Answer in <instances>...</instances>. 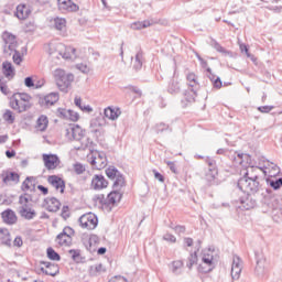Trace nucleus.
<instances>
[{"mask_svg": "<svg viewBox=\"0 0 282 282\" xmlns=\"http://www.w3.org/2000/svg\"><path fill=\"white\" fill-rule=\"evenodd\" d=\"M2 69L6 78H14V67L10 62H3Z\"/></svg>", "mask_w": 282, "mask_h": 282, "instance_id": "31", "label": "nucleus"}, {"mask_svg": "<svg viewBox=\"0 0 282 282\" xmlns=\"http://www.w3.org/2000/svg\"><path fill=\"white\" fill-rule=\"evenodd\" d=\"M43 161L47 171H54L61 164V159L56 154H43Z\"/></svg>", "mask_w": 282, "mask_h": 282, "instance_id": "8", "label": "nucleus"}, {"mask_svg": "<svg viewBox=\"0 0 282 282\" xmlns=\"http://www.w3.org/2000/svg\"><path fill=\"white\" fill-rule=\"evenodd\" d=\"M3 184H10V182H13V184H19L21 181V175L17 172H3L1 174Z\"/></svg>", "mask_w": 282, "mask_h": 282, "instance_id": "22", "label": "nucleus"}, {"mask_svg": "<svg viewBox=\"0 0 282 282\" xmlns=\"http://www.w3.org/2000/svg\"><path fill=\"white\" fill-rule=\"evenodd\" d=\"M41 265H44L45 268L41 267V272L45 274L46 276H56L61 272V268H58V264L47 262V261H41Z\"/></svg>", "mask_w": 282, "mask_h": 282, "instance_id": "7", "label": "nucleus"}, {"mask_svg": "<svg viewBox=\"0 0 282 282\" xmlns=\"http://www.w3.org/2000/svg\"><path fill=\"white\" fill-rule=\"evenodd\" d=\"M59 56L63 57L64 61H74L76 59V48L66 46L64 51H59Z\"/></svg>", "mask_w": 282, "mask_h": 282, "instance_id": "25", "label": "nucleus"}, {"mask_svg": "<svg viewBox=\"0 0 282 282\" xmlns=\"http://www.w3.org/2000/svg\"><path fill=\"white\" fill-rule=\"evenodd\" d=\"M231 268H241L242 269L240 257H234Z\"/></svg>", "mask_w": 282, "mask_h": 282, "instance_id": "64", "label": "nucleus"}, {"mask_svg": "<svg viewBox=\"0 0 282 282\" xmlns=\"http://www.w3.org/2000/svg\"><path fill=\"white\" fill-rule=\"evenodd\" d=\"M241 268L231 267V279L237 281L241 276Z\"/></svg>", "mask_w": 282, "mask_h": 282, "instance_id": "54", "label": "nucleus"}, {"mask_svg": "<svg viewBox=\"0 0 282 282\" xmlns=\"http://www.w3.org/2000/svg\"><path fill=\"white\" fill-rule=\"evenodd\" d=\"M2 118L6 122H8L9 124H14V113L12 112V110L7 109L4 111V113L2 115Z\"/></svg>", "mask_w": 282, "mask_h": 282, "instance_id": "45", "label": "nucleus"}, {"mask_svg": "<svg viewBox=\"0 0 282 282\" xmlns=\"http://www.w3.org/2000/svg\"><path fill=\"white\" fill-rule=\"evenodd\" d=\"M64 135H65L66 140H69L72 142V140H74V127L69 126V127L65 128Z\"/></svg>", "mask_w": 282, "mask_h": 282, "instance_id": "50", "label": "nucleus"}, {"mask_svg": "<svg viewBox=\"0 0 282 282\" xmlns=\"http://www.w3.org/2000/svg\"><path fill=\"white\" fill-rule=\"evenodd\" d=\"M268 183L273 191H279L282 186V177L269 180Z\"/></svg>", "mask_w": 282, "mask_h": 282, "instance_id": "47", "label": "nucleus"}, {"mask_svg": "<svg viewBox=\"0 0 282 282\" xmlns=\"http://www.w3.org/2000/svg\"><path fill=\"white\" fill-rule=\"evenodd\" d=\"M240 204L245 210H250L257 206V199L250 193H247L245 197H240Z\"/></svg>", "mask_w": 282, "mask_h": 282, "instance_id": "21", "label": "nucleus"}, {"mask_svg": "<svg viewBox=\"0 0 282 282\" xmlns=\"http://www.w3.org/2000/svg\"><path fill=\"white\" fill-rule=\"evenodd\" d=\"M48 120H47V117L46 116H41L39 119H37V122H36V127L40 131H45V129H47V124H48Z\"/></svg>", "mask_w": 282, "mask_h": 282, "instance_id": "42", "label": "nucleus"}, {"mask_svg": "<svg viewBox=\"0 0 282 282\" xmlns=\"http://www.w3.org/2000/svg\"><path fill=\"white\" fill-rule=\"evenodd\" d=\"M10 107L18 111V113H23V111H28L30 109V104H25V101L19 100L15 96L10 99Z\"/></svg>", "mask_w": 282, "mask_h": 282, "instance_id": "15", "label": "nucleus"}, {"mask_svg": "<svg viewBox=\"0 0 282 282\" xmlns=\"http://www.w3.org/2000/svg\"><path fill=\"white\" fill-rule=\"evenodd\" d=\"M61 217H63V219H69V206H63Z\"/></svg>", "mask_w": 282, "mask_h": 282, "instance_id": "62", "label": "nucleus"}, {"mask_svg": "<svg viewBox=\"0 0 282 282\" xmlns=\"http://www.w3.org/2000/svg\"><path fill=\"white\" fill-rule=\"evenodd\" d=\"M197 263V252L191 253L188 257L187 268L191 270Z\"/></svg>", "mask_w": 282, "mask_h": 282, "instance_id": "51", "label": "nucleus"}, {"mask_svg": "<svg viewBox=\"0 0 282 282\" xmlns=\"http://www.w3.org/2000/svg\"><path fill=\"white\" fill-rule=\"evenodd\" d=\"M48 184L59 191V193H65V180L61 178L57 175H51L47 178Z\"/></svg>", "mask_w": 282, "mask_h": 282, "instance_id": "16", "label": "nucleus"}, {"mask_svg": "<svg viewBox=\"0 0 282 282\" xmlns=\"http://www.w3.org/2000/svg\"><path fill=\"white\" fill-rule=\"evenodd\" d=\"M79 226L86 230H95L98 226V217L91 213L84 214L78 219Z\"/></svg>", "mask_w": 282, "mask_h": 282, "instance_id": "5", "label": "nucleus"}, {"mask_svg": "<svg viewBox=\"0 0 282 282\" xmlns=\"http://www.w3.org/2000/svg\"><path fill=\"white\" fill-rule=\"evenodd\" d=\"M30 14H32V7L28 4H19L14 13L20 21H25V19L30 18Z\"/></svg>", "mask_w": 282, "mask_h": 282, "instance_id": "14", "label": "nucleus"}, {"mask_svg": "<svg viewBox=\"0 0 282 282\" xmlns=\"http://www.w3.org/2000/svg\"><path fill=\"white\" fill-rule=\"evenodd\" d=\"M90 164L97 171H102V169H105L108 164L107 154L105 152L95 150L93 153H90Z\"/></svg>", "mask_w": 282, "mask_h": 282, "instance_id": "4", "label": "nucleus"}, {"mask_svg": "<svg viewBox=\"0 0 282 282\" xmlns=\"http://www.w3.org/2000/svg\"><path fill=\"white\" fill-rule=\"evenodd\" d=\"M150 26H151V22L149 20L134 22L131 25L132 30H144V28H150Z\"/></svg>", "mask_w": 282, "mask_h": 282, "instance_id": "44", "label": "nucleus"}, {"mask_svg": "<svg viewBox=\"0 0 282 282\" xmlns=\"http://www.w3.org/2000/svg\"><path fill=\"white\" fill-rule=\"evenodd\" d=\"M182 91V86L180 85V80L177 78L173 77L167 85V94H171L172 96H175Z\"/></svg>", "mask_w": 282, "mask_h": 282, "instance_id": "23", "label": "nucleus"}, {"mask_svg": "<svg viewBox=\"0 0 282 282\" xmlns=\"http://www.w3.org/2000/svg\"><path fill=\"white\" fill-rule=\"evenodd\" d=\"M144 61V53H142V50L140 48L134 57V63H133V69H135V72H140V69H142V63Z\"/></svg>", "mask_w": 282, "mask_h": 282, "instance_id": "30", "label": "nucleus"}, {"mask_svg": "<svg viewBox=\"0 0 282 282\" xmlns=\"http://www.w3.org/2000/svg\"><path fill=\"white\" fill-rule=\"evenodd\" d=\"M20 101L25 102L26 105H30V100H32V97L28 94H18Z\"/></svg>", "mask_w": 282, "mask_h": 282, "instance_id": "59", "label": "nucleus"}, {"mask_svg": "<svg viewBox=\"0 0 282 282\" xmlns=\"http://www.w3.org/2000/svg\"><path fill=\"white\" fill-rule=\"evenodd\" d=\"M54 79L58 90L67 94V91H69V87H72V83H74V74L66 73L65 70L57 68L54 72Z\"/></svg>", "mask_w": 282, "mask_h": 282, "instance_id": "2", "label": "nucleus"}, {"mask_svg": "<svg viewBox=\"0 0 282 282\" xmlns=\"http://www.w3.org/2000/svg\"><path fill=\"white\" fill-rule=\"evenodd\" d=\"M217 175H219V170H208L206 173V180L209 183V186L216 184L215 180H217Z\"/></svg>", "mask_w": 282, "mask_h": 282, "instance_id": "38", "label": "nucleus"}, {"mask_svg": "<svg viewBox=\"0 0 282 282\" xmlns=\"http://www.w3.org/2000/svg\"><path fill=\"white\" fill-rule=\"evenodd\" d=\"M262 206H267L268 210H276L279 208V199L271 194H267L262 198Z\"/></svg>", "mask_w": 282, "mask_h": 282, "instance_id": "17", "label": "nucleus"}, {"mask_svg": "<svg viewBox=\"0 0 282 282\" xmlns=\"http://www.w3.org/2000/svg\"><path fill=\"white\" fill-rule=\"evenodd\" d=\"M59 98L58 93H50L44 98L40 99V105H42V107H52L58 102Z\"/></svg>", "mask_w": 282, "mask_h": 282, "instance_id": "18", "label": "nucleus"}, {"mask_svg": "<svg viewBox=\"0 0 282 282\" xmlns=\"http://www.w3.org/2000/svg\"><path fill=\"white\" fill-rule=\"evenodd\" d=\"M57 113L59 118H64V120H70L72 122H78L80 115L72 109L58 108Z\"/></svg>", "mask_w": 282, "mask_h": 282, "instance_id": "12", "label": "nucleus"}, {"mask_svg": "<svg viewBox=\"0 0 282 282\" xmlns=\"http://www.w3.org/2000/svg\"><path fill=\"white\" fill-rule=\"evenodd\" d=\"M170 228H172V230H174V232H176V235H184V232H186V226H184V225L173 226V224H171Z\"/></svg>", "mask_w": 282, "mask_h": 282, "instance_id": "49", "label": "nucleus"}, {"mask_svg": "<svg viewBox=\"0 0 282 282\" xmlns=\"http://www.w3.org/2000/svg\"><path fill=\"white\" fill-rule=\"evenodd\" d=\"M261 171H263V169L251 166L247 170L242 177H246V180H259V172Z\"/></svg>", "mask_w": 282, "mask_h": 282, "instance_id": "28", "label": "nucleus"}, {"mask_svg": "<svg viewBox=\"0 0 282 282\" xmlns=\"http://www.w3.org/2000/svg\"><path fill=\"white\" fill-rule=\"evenodd\" d=\"M171 265H172L171 270L173 274H176V275L182 274V268H184V261L175 260L171 263Z\"/></svg>", "mask_w": 282, "mask_h": 282, "instance_id": "36", "label": "nucleus"}, {"mask_svg": "<svg viewBox=\"0 0 282 282\" xmlns=\"http://www.w3.org/2000/svg\"><path fill=\"white\" fill-rule=\"evenodd\" d=\"M19 213L24 219L30 220L36 217V212L30 207L21 206Z\"/></svg>", "mask_w": 282, "mask_h": 282, "instance_id": "29", "label": "nucleus"}, {"mask_svg": "<svg viewBox=\"0 0 282 282\" xmlns=\"http://www.w3.org/2000/svg\"><path fill=\"white\" fill-rule=\"evenodd\" d=\"M75 105L76 107L80 108L82 111H86V113H91V111H94L91 106H83V99H80V97H75Z\"/></svg>", "mask_w": 282, "mask_h": 282, "instance_id": "40", "label": "nucleus"}, {"mask_svg": "<svg viewBox=\"0 0 282 282\" xmlns=\"http://www.w3.org/2000/svg\"><path fill=\"white\" fill-rule=\"evenodd\" d=\"M22 62L23 57H21V53H19V51H15V53L13 54V63H15V65H21Z\"/></svg>", "mask_w": 282, "mask_h": 282, "instance_id": "61", "label": "nucleus"}, {"mask_svg": "<svg viewBox=\"0 0 282 282\" xmlns=\"http://www.w3.org/2000/svg\"><path fill=\"white\" fill-rule=\"evenodd\" d=\"M263 272H264V267L262 265V261L257 260L256 274H258V276H261V274H263Z\"/></svg>", "mask_w": 282, "mask_h": 282, "instance_id": "58", "label": "nucleus"}, {"mask_svg": "<svg viewBox=\"0 0 282 282\" xmlns=\"http://www.w3.org/2000/svg\"><path fill=\"white\" fill-rule=\"evenodd\" d=\"M209 45H212L214 47V50H216V52H219L220 54H224L225 56L230 54V51H227L226 48H224V46H221V44H219V42H217L215 39L210 40Z\"/></svg>", "mask_w": 282, "mask_h": 282, "instance_id": "39", "label": "nucleus"}, {"mask_svg": "<svg viewBox=\"0 0 282 282\" xmlns=\"http://www.w3.org/2000/svg\"><path fill=\"white\" fill-rule=\"evenodd\" d=\"M57 7L59 12H78V6L72 0H57Z\"/></svg>", "mask_w": 282, "mask_h": 282, "instance_id": "10", "label": "nucleus"}, {"mask_svg": "<svg viewBox=\"0 0 282 282\" xmlns=\"http://www.w3.org/2000/svg\"><path fill=\"white\" fill-rule=\"evenodd\" d=\"M102 272H106L105 267L102 263L95 264L90 267V274L93 276H98L99 274H102Z\"/></svg>", "mask_w": 282, "mask_h": 282, "instance_id": "41", "label": "nucleus"}, {"mask_svg": "<svg viewBox=\"0 0 282 282\" xmlns=\"http://www.w3.org/2000/svg\"><path fill=\"white\" fill-rule=\"evenodd\" d=\"M1 217H2L3 223L7 224L8 226H14V224L18 220L17 214L14 213V210H12L10 208L2 212Z\"/></svg>", "mask_w": 282, "mask_h": 282, "instance_id": "20", "label": "nucleus"}, {"mask_svg": "<svg viewBox=\"0 0 282 282\" xmlns=\"http://www.w3.org/2000/svg\"><path fill=\"white\" fill-rule=\"evenodd\" d=\"M156 133H164V131H172L169 124L161 122L155 126Z\"/></svg>", "mask_w": 282, "mask_h": 282, "instance_id": "48", "label": "nucleus"}, {"mask_svg": "<svg viewBox=\"0 0 282 282\" xmlns=\"http://www.w3.org/2000/svg\"><path fill=\"white\" fill-rule=\"evenodd\" d=\"M55 241H57V243L59 246H70L72 245V238L69 236H67L66 234H63V231L56 236Z\"/></svg>", "mask_w": 282, "mask_h": 282, "instance_id": "33", "label": "nucleus"}, {"mask_svg": "<svg viewBox=\"0 0 282 282\" xmlns=\"http://www.w3.org/2000/svg\"><path fill=\"white\" fill-rule=\"evenodd\" d=\"M238 188L242 191V193H251L254 195V193H259L261 183L259 182V178L240 177L238 180Z\"/></svg>", "mask_w": 282, "mask_h": 282, "instance_id": "3", "label": "nucleus"}, {"mask_svg": "<svg viewBox=\"0 0 282 282\" xmlns=\"http://www.w3.org/2000/svg\"><path fill=\"white\" fill-rule=\"evenodd\" d=\"M94 147H96V143L89 138L80 142V145L75 148L76 151H87V149L90 151V153H94Z\"/></svg>", "mask_w": 282, "mask_h": 282, "instance_id": "27", "label": "nucleus"}, {"mask_svg": "<svg viewBox=\"0 0 282 282\" xmlns=\"http://www.w3.org/2000/svg\"><path fill=\"white\" fill-rule=\"evenodd\" d=\"M195 98H197V89L191 88V90L185 93V100L187 102H195Z\"/></svg>", "mask_w": 282, "mask_h": 282, "instance_id": "46", "label": "nucleus"}, {"mask_svg": "<svg viewBox=\"0 0 282 282\" xmlns=\"http://www.w3.org/2000/svg\"><path fill=\"white\" fill-rule=\"evenodd\" d=\"M106 175L109 180H115L112 185L113 191L110 192L107 197H105V194L95 195L94 202L99 204L102 208H109V210H111V208L122 199V193H120V191L127 186V183L124 182V176L116 166L107 167Z\"/></svg>", "mask_w": 282, "mask_h": 282, "instance_id": "1", "label": "nucleus"}, {"mask_svg": "<svg viewBox=\"0 0 282 282\" xmlns=\"http://www.w3.org/2000/svg\"><path fill=\"white\" fill-rule=\"evenodd\" d=\"M2 39L4 42L3 52L8 54V52H14V47H17V36L14 34L6 31L2 34Z\"/></svg>", "mask_w": 282, "mask_h": 282, "instance_id": "6", "label": "nucleus"}, {"mask_svg": "<svg viewBox=\"0 0 282 282\" xmlns=\"http://www.w3.org/2000/svg\"><path fill=\"white\" fill-rule=\"evenodd\" d=\"M74 171L77 175H83L85 171V165H83V163H76L74 164Z\"/></svg>", "mask_w": 282, "mask_h": 282, "instance_id": "57", "label": "nucleus"}, {"mask_svg": "<svg viewBox=\"0 0 282 282\" xmlns=\"http://www.w3.org/2000/svg\"><path fill=\"white\" fill-rule=\"evenodd\" d=\"M64 235H66L67 237H69L72 239V237H74L75 231L72 227H65L62 231Z\"/></svg>", "mask_w": 282, "mask_h": 282, "instance_id": "63", "label": "nucleus"}, {"mask_svg": "<svg viewBox=\"0 0 282 282\" xmlns=\"http://www.w3.org/2000/svg\"><path fill=\"white\" fill-rule=\"evenodd\" d=\"M0 241L2 246L12 247V238H10V230L8 228H0Z\"/></svg>", "mask_w": 282, "mask_h": 282, "instance_id": "26", "label": "nucleus"}, {"mask_svg": "<svg viewBox=\"0 0 282 282\" xmlns=\"http://www.w3.org/2000/svg\"><path fill=\"white\" fill-rule=\"evenodd\" d=\"M107 186H109V182L102 174L94 175L91 180V188H94V191H102V188H107Z\"/></svg>", "mask_w": 282, "mask_h": 282, "instance_id": "11", "label": "nucleus"}, {"mask_svg": "<svg viewBox=\"0 0 282 282\" xmlns=\"http://www.w3.org/2000/svg\"><path fill=\"white\" fill-rule=\"evenodd\" d=\"M121 115L122 110H120V108L108 107L104 110V116L108 118V120H118Z\"/></svg>", "mask_w": 282, "mask_h": 282, "instance_id": "24", "label": "nucleus"}, {"mask_svg": "<svg viewBox=\"0 0 282 282\" xmlns=\"http://www.w3.org/2000/svg\"><path fill=\"white\" fill-rule=\"evenodd\" d=\"M46 254L51 261H61V254H58V252H56L52 247L47 248Z\"/></svg>", "mask_w": 282, "mask_h": 282, "instance_id": "43", "label": "nucleus"}, {"mask_svg": "<svg viewBox=\"0 0 282 282\" xmlns=\"http://www.w3.org/2000/svg\"><path fill=\"white\" fill-rule=\"evenodd\" d=\"M100 243V238L97 235H90L88 239L84 240V246L88 252H96V246Z\"/></svg>", "mask_w": 282, "mask_h": 282, "instance_id": "19", "label": "nucleus"}, {"mask_svg": "<svg viewBox=\"0 0 282 282\" xmlns=\"http://www.w3.org/2000/svg\"><path fill=\"white\" fill-rule=\"evenodd\" d=\"M28 196V194H24L19 197V204H21V206L28 207V204H30V197Z\"/></svg>", "mask_w": 282, "mask_h": 282, "instance_id": "55", "label": "nucleus"}, {"mask_svg": "<svg viewBox=\"0 0 282 282\" xmlns=\"http://www.w3.org/2000/svg\"><path fill=\"white\" fill-rule=\"evenodd\" d=\"M43 206L48 213H58L61 210V200L56 197H47L44 199Z\"/></svg>", "mask_w": 282, "mask_h": 282, "instance_id": "13", "label": "nucleus"}, {"mask_svg": "<svg viewBox=\"0 0 282 282\" xmlns=\"http://www.w3.org/2000/svg\"><path fill=\"white\" fill-rule=\"evenodd\" d=\"M272 109H274V106H260V107H258V111H260V113H270V111H272Z\"/></svg>", "mask_w": 282, "mask_h": 282, "instance_id": "60", "label": "nucleus"}, {"mask_svg": "<svg viewBox=\"0 0 282 282\" xmlns=\"http://www.w3.org/2000/svg\"><path fill=\"white\" fill-rule=\"evenodd\" d=\"M55 30L63 31L67 26V20L65 18L56 17L53 19Z\"/></svg>", "mask_w": 282, "mask_h": 282, "instance_id": "37", "label": "nucleus"}, {"mask_svg": "<svg viewBox=\"0 0 282 282\" xmlns=\"http://www.w3.org/2000/svg\"><path fill=\"white\" fill-rule=\"evenodd\" d=\"M186 78L188 87H191V89H199V82H197V75H195L194 73H189L187 74Z\"/></svg>", "mask_w": 282, "mask_h": 282, "instance_id": "34", "label": "nucleus"}, {"mask_svg": "<svg viewBox=\"0 0 282 282\" xmlns=\"http://www.w3.org/2000/svg\"><path fill=\"white\" fill-rule=\"evenodd\" d=\"M163 240L167 241L169 243H175L177 241V238H175L174 235L167 232L163 235Z\"/></svg>", "mask_w": 282, "mask_h": 282, "instance_id": "56", "label": "nucleus"}, {"mask_svg": "<svg viewBox=\"0 0 282 282\" xmlns=\"http://www.w3.org/2000/svg\"><path fill=\"white\" fill-rule=\"evenodd\" d=\"M205 162L209 166V170L217 171V161H215V159L207 156Z\"/></svg>", "mask_w": 282, "mask_h": 282, "instance_id": "52", "label": "nucleus"}, {"mask_svg": "<svg viewBox=\"0 0 282 282\" xmlns=\"http://www.w3.org/2000/svg\"><path fill=\"white\" fill-rule=\"evenodd\" d=\"M36 178H34V176H28L24 182L22 183L21 189L22 191H30L33 186V188L36 187ZM31 184V185H29Z\"/></svg>", "mask_w": 282, "mask_h": 282, "instance_id": "35", "label": "nucleus"}, {"mask_svg": "<svg viewBox=\"0 0 282 282\" xmlns=\"http://www.w3.org/2000/svg\"><path fill=\"white\" fill-rule=\"evenodd\" d=\"M203 264L199 265L200 272L204 274L212 272L213 268H215V262L213 254L204 253L202 258Z\"/></svg>", "mask_w": 282, "mask_h": 282, "instance_id": "9", "label": "nucleus"}, {"mask_svg": "<svg viewBox=\"0 0 282 282\" xmlns=\"http://www.w3.org/2000/svg\"><path fill=\"white\" fill-rule=\"evenodd\" d=\"M73 137L74 140L80 142L85 138V130L80 128L78 124H73Z\"/></svg>", "mask_w": 282, "mask_h": 282, "instance_id": "32", "label": "nucleus"}, {"mask_svg": "<svg viewBox=\"0 0 282 282\" xmlns=\"http://www.w3.org/2000/svg\"><path fill=\"white\" fill-rule=\"evenodd\" d=\"M73 261H80V250L78 249H70L68 250Z\"/></svg>", "mask_w": 282, "mask_h": 282, "instance_id": "53", "label": "nucleus"}]
</instances>
